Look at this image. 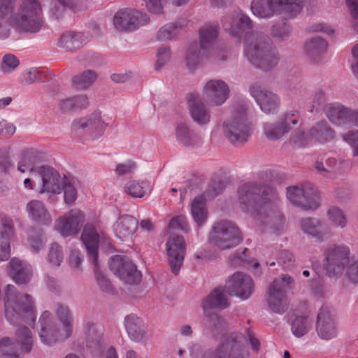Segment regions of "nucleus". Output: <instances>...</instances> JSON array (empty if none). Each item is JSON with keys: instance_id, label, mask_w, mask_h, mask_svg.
I'll use <instances>...</instances> for the list:
<instances>
[{"instance_id": "obj_23", "label": "nucleus", "mask_w": 358, "mask_h": 358, "mask_svg": "<svg viewBox=\"0 0 358 358\" xmlns=\"http://www.w3.org/2000/svg\"><path fill=\"white\" fill-rule=\"evenodd\" d=\"M83 334L85 338L86 346L94 355H101L105 346L103 333L99 330L95 322L85 318L83 322Z\"/></svg>"}, {"instance_id": "obj_15", "label": "nucleus", "mask_w": 358, "mask_h": 358, "mask_svg": "<svg viewBox=\"0 0 358 358\" xmlns=\"http://www.w3.org/2000/svg\"><path fill=\"white\" fill-rule=\"evenodd\" d=\"M287 197L291 203L303 210H313L319 206L318 192L310 185L287 187Z\"/></svg>"}, {"instance_id": "obj_20", "label": "nucleus", "mask_w": 358, "mask_h": 358, "mask_svg": "<svg viewBox=\"0 0 358 358\" xmlns=\"http://www.w3.org/2000/svg\"><path fill=\"white\" fill-rule=\"evenodd\" d=\"M224 289L230 295L248 299L254 289V284L250 275L242 272H236L226 281Z\"/></svg>"}, {"instance_id": "obj_38", "label": "nucleus", "mask_w": 358, "mask_h": 358, "mask_svg": "<svg viewBox=\"0 0 358 358\" xmlns=\"http://www.w3.org/2000/svg\"><path fill=\"white\" fill-rule=\"evenodd\" d=\"M15 343L25 354L29 353L33 348L34 338L31 331L27 327L23 326L18 328L15 332Z\"/></svg>"}, {"instance_id": "obj_39", "label": "nucleus", "mask_w": 358, "mask_h": 358, "mask_svg": "<svg viewBox=\"0 0 358 358\" xmlns=\"http://www.w3.org/2000/svg\"><path fill=\"white\" fill-rule=\"evenodd\" d=\"M23 356L24 353L13 338L6 336L0 339V357L22 358Z\"/></svg>"}, {"instance_id": "obj_57", "label": "nucleus", "mask_w": 358, "mask_h": 358, "mask_svg": "<svg viewBox=\"0 0 358 358\" xmlns=\"http://www.w3.org/2000/svg\"><path fill=\"white\" fill-rule=\"evenodd\" d=\"M31 250L36 253L43 248L45 239L43 231H34L28 238Z\"/></svg>"}, {"instance_id": "obj_30", "label": "nucleus", "mask_w": 358, "mask_h": 358, "mask_svg": "<svg viewBox=\"0 0 358 358\" xmlns=\"http://www.w3.org/2000/svg\"><path fill=\"white\" fill-rule=\"evenodd\" d=\"M14 236L13 220L8 216L1 218L0 225V261H6L10 257V242Z\"/></svg>"}, {"instance_id": "obj_33", "label": "nucleus", "mask_w": 358, "mask_h": 358, "mask_svg": "<svg viewBox=\"0 0 358 358\" xmlns=\"http://www.w3.org/2000/svg\"><path fill=\"white\" fill-rule=\"evenodd\" d=\"M9 273L17 284L25 285L32 278L33 270L27 262L13 257L9 262Z\"/></svg>"}, {"instance_id": "obj_25", "label": "nucleus", "mask_w": 358, "mask_h": 358, "mask_svg": "<svg viewBox=\"0 0 358 358\" xmlns=\"http://www.w3.org/2000/svg\"><path fill=\"white\" fill-rule=\"evenodd\" d=\"M298 120L291 113H285L278 117L275 122H267L264 125V133L271 141L278 140L287 134Z\"/></svg>"}, {"instance_id": "obj_41", "label": "nucleus", "mask_w": 358, "mask_h": 358, "mask_svg": "<svg viewBox=\"0 0 358 358\" xmlns=\"http://www.w3.org/2000/svg\"><path fill=\"white\" fill-rule=\"evenodd\" d=\"M200 48L195 43L189 45L185 52L184 62L186 67L190 71L195 70L201 61Z\"/></svg>"}, {"instance_id": "obj_56", "label": "nucleus", "mask_w": 358, "mask_h": 358, "mask_svg": "<svg viewBox=\"0 0 358 358\" xmlns=\"http://www.w3.org/2000/svg\"><path fill=\"white\" fill-rule=\"evenodd\" d=\"M36 155L33 150L24 151L22 155L20 161L18 162L17 170L22 173L25 172V169H22V166H26L31 171L34 169V164L36 162Z\"/></svg>"}, {"instance_id": "obj_13", "label": "nucleus", "mask_w": 358, "mask_h": 358, "mask_svg": "<svg viewBox=\"0 0 358 358\" xmlns=\"http://www.w3.org/2000/svg\"><path fill=\"white\" fill-rule=\"evenodd\" d=\"M108 125L101 112L96 110L88 115L74 120L71 123V129L96 139L103 135Z\"/></svg>"}, {"instance_id": "obj_32", "label": "nucleus", "mask_w": 358, "mask_h": 358, "mask_svg": "<svg viewBox=\"0 0 358 358\" xmlns=\"http://www.w3.org/2000/svg\"><path fill=\"white\" fill-rule=\"evenodd\" d=\"M138 227V221L131 215H122L113 224L115 236L122 241L131 239Z\"/></svg>"}, {"instance_id": "obj_8", "label": "nucleus", "mask_w": 358, "mask_h": 358, "mask_svg": "<svg viewBox=\"0 0 358 358\" xmlns=\"http://www.w3.org/2000/svg\"><path fill=\"white\" fill-rule=\"evenodd\" d=\"M303 0H252L250 9L254 15L270 18L282 12L296 15L302 10Z\"/></svg>"}, {"instance_id": "obj_16", "label": "nucleus", "mask_w": 358, "mask_h": 358, "mask_svg": "<svg viewBox=\"0 0 358 358\" xmlns=\"http://www.w3.org/2000/svg\"><path fill=\"white\" fill-rule=\"evenodd\" d=\"M110 268L127 284H138L141 280V272L137 270L136 266L127 257L122 255L113 257L110 261Z\"/></svg>"}, {"instance_id": "obj_11", "label": "nucleus", "mask_w": 358, "mask_h": 358, "mask_svg": "<svg viewBox=\"0 0 358 358\" xmlns=\"http://www.w3.org/2000/svg\"><path fill=\"white\" fill-rule=\"evenodd\" d=\"M323 264L329 276H341L350 264V249L345 244H332L324 251Z\"/></svg>"}, {"instance_id": "obj_7", "label": "nucleus", "mask_w": 358, "mask_h": 358, "mask_svg": "<svg viewBox=\"0 0 358 358\" xmlns=\"http://www.w3.org/2000/svg\"><path fill=\"white\" fill-rule=\"evenodd\" d=\"M81 240L87 250L89 259L94 265L96 282L100 289L109 294H114L115 289L107 276L98 268V248L99 235L92 224H87L83 229Z\"/></svg>"}, {"instance_id": "obj_53", "label": "nucleus", "mask_w": 358, "mask_h": 358, "mask_svg": "<svg viewBox=\"0 0 358 358\" xmlns=\"http://www.w3.org/2000/svg\"><path fill=\"white\" fill-rule=\"evenodd\" d=\"M171 50L169 46H164L159 48L156 52V62L155 69L159 71L171 59Z\"/></svg>"}, {"instance_id": "obj_43", "label": "nucleus", "mask_w": 358, "mask_h": 358, "mask_svg": "<svg viewBox=\"0 0 358 358\" xmlns=\"http://www.w3.org/2000/svg\"><path fill=\"white\" fill-rule=\"evenodd\" d=\"M59 47L68 51L78 49L83 46L80 33H65L59 39Z\"/></svg>"}, {"instance_id": "obj_18", "label": "nucleus", "mask_w": 358, "mask_h": 358, "mask_svg": "<svg viewBox=\"0 0 358 358\" xmlns=\"http://www.w3.org/2000/svg\"><path fill=\"white\" fill-rule=\"evenodd\" d=\"M316 332L323 340H331L338 335V322L333 310L327 306H322L317 313Z\"/></svg>"}, {"instance_id": "obj_34", "label": "nucleus", "mask_w": 358, "mask_h": 358, "mask_svg": "<svg viewBox=\"0 0 358 358\" xmlns=\"http://www.w3.org/2000/svg\"><path fill=\"white\" fill-rule=\"evenodd\" d=\"M218 36V26L206 24L199 30L200 48L206 57H210L215 52V43Z\"/></svg>"}, {"instance_id": "obj_1", "label": "nucleus", "mask_w": 358, "mask_h": 358, "mask_svg": "<svg viewBox=\"0 0 358 358\" xmlns=\"http://www.w3.org/2000/svg\"><path fill=\"white\" fill-rule=\"evenodd\" d=\"M10 26L21 32H38L43 26L42 7L38 0H20L16 12H0V39L8 38Z\"/></svg>"}, {"instance_id": "obj_9", "label": "nucleus", "mask_w": 358, "mask_h": 358, "mask_svg": "<svg viewBox=\"0 0 358 358\" xmlns=\"http://www.w3.org/2000/svg\"><path fill=\"white\" fill-rule=\"evenodd\" d=\"M294 279L289 275H282L273 280L267 290L266 301L269 309L277 314L284 313L288 308L287 292L292 289Z\"/></svg>"}, {"instance_id": "obj_52", "label": "nucleus", "mask_w": 358, "mask_h": 358, "mask_svg": "<svg viewBox=\"0 0 358 358\" xmlns=\"http://www.w3.org/2000/svg\"><path fill=\"white\" fill-rule=\"evenodd\" d=\"M64 191V201L67 204H72L77 198V191L71 180L64 176L62 184V191Z\"/></svg>"}, {"instance_id": "obj_42", "label": "nucleus", "mask_w": 358, "mask_h": 358, "mask_svg": "<svg viewBox=\"0 0 358 358\" xmlns=\"http://www.w3.org/2000/svg\"><path fill=\"white\" fill-rule=\"evenodd\" d=\"M327 48L326 41L320 36H315L306 43L305 51L310 58L315 59L324 52Z\"/></svg>"}, {"instance_id": "obj_60", "label": "nucleus", "mask_w": 358, "mask_h": 358, "mask_svg": "<svg viewBox=\"0 0 358 358\" xmlns=\"http://www.w3.org/2000/svg\"><path fill=\"white\" fill-rule=\"evenodd\" d=\"M291 139L294 144L298 147L305 146L313 140L310 132L305 134L303 131L301 129L297 130L294 134L292 136Z\"/></svg>"}, {"instance_id": "obj_61", "label": "nucleus", "mask_w": 358, "mask_h": 358, "mask_svg": "<svg viewBox=\"0 0 358 358\" xmlns=\"http://www.w3.org/2000/svg\"><path fill=\"white\" fill-rule=\"evenodd\" d=\"M325 102V93L323 90L317 89L311 96V111L316 110Z\"/></svg>"}, {"instance_id": "obj_28", "label": "nucleus", "mask_w": 358, "mask_h": 358, "mask_svg": "<svg viewBox=\"0 0 358 358\" xmlns=\"http://www.w3.org/2000/svg\"><path fill=\"white\" fill-rule=\"evenodd\" d=\"M124 327L132 341L145 344L149 341L150 335L145 322L136 315L131 314L125 317Z\"/></svg>"}, {"instance_id": "obj_45", "label": "nucleus", "mask_w": 358, "mask_h": 358, "mask_svg": "<svg viewBox=\"0 0 358 358\" xmlns=\"http://www.w3.org/2000/svg\"><path fill=\"white\" fill-rule=\"evenodd\" d=\"M176 137L177 141L184 146L193 145L197 138L195 134L190 131L185 123H179L176 128Z\"/></svg>"}, {"instance_id": "obj_36", "label": "nucleus", "mask_w": 358, "mask_h": 358, "mask_svg": "<svg viewBox=\"0 0 358 358\" xmlns=\"http://www.w3.org/2000/svg\"><path fill=\"white\" fill-rule=\"evenodd\" d=\"M26 210L29 218L38 224L49 225L52 222V217L50 213L41 201L32 200L29 201L27 204Z\"/></svg>"}, {"instance_id": "obj_12", "label": "nucleus", "mask_w": 358, "mask_h": 358, "mask_svg": "<svg viewBox=\"0 0 358 358\" xmlns=\"http://www.w3.org/2000/svg\"><path fill=\"white\" fill-rule=\"evenodd\" d=\"M241 337L236 334H230L224 338L215 349L206 350L202 358H248Z\"/></svg>"}, {"instance_id": "obj_54", "label": "nucleus", "mask_w": 358, "mask_h": 358, "mask_svg": "<svg viewBox=\"0 0 358 358\" xmlns=\"http://www.w3.org/2000/svg\"><path fill=\"white\" fill-rule=\"evenodd\" d=\"M63 258L64 255L61 246L56 243L51 244L48 254L49 263L53 266H59Z\"/></svg>"}, {"instance_id": "obj_19", "label": "nucleus", "mask_w": 358, "mask_h": 358, "mask_svg": "<svg viewBox=\"0 0 358 358\" xmlns=\"http://www.w3.org/2000/svg\"><path fill=\"white\" fill-rule=\"evenodd\" d=\"M250 93L264 113H277L280 105V100L277 94L257 83L251 85Z\"/></svg>"}, {"instance_id": "obj_51", "label": "nucleus", "mask_w": 358, "mask_h": 358, "mask_svg": "<svg viewBox=\"0 0 358 358\" xmlns=\"http://www.w3.org/2000/svg\"><path fill=\"white\" fill-rule=\"evenodd\" d=\"M18 58L13 54H6L2 57L0 64V71L4 74L13 72L19 66Z\"/></svg>"}, {"instance_id": "obj_6", "label": "nucleus", "mask_w": 358, "mask_h": 358, "mask_svg": "<svg viewBox=\"0 0 358 358\" xmlns=\"http://www.w3.org/2000/svg\"><path fill=\"white\" fill-rule=\"evenodd\" d=\"M250 110L248 101L241 100L236 102L231 116L222 124L224 136L233 144L244 143L250 136V124L248 116Z\"/></svg>"}, {"instance_id": "obj_21", "label": "nucleus", "mask_w": 358, "mask_h": 358, "mask_svg": "<svg viewBox=\"0 0 358 358\" xmlns=\"http://www.w3.org/2000/svg\"><path fill=\"white\" fill-rule=\"evenodd\" d=\"M325 114L329 121L336 125L358 127V109H352L341 104H329Z\"/></svg>"}, {"instance_id": "obj_14", "label": "nucleus", "mask_w": 358, "mask_h": 358, "mask_svg": "<svg viewBox=\"0 0 358 358\" xmlns=\"http://www.w3.org/2000/svg\"><path fill=\"white\" fill-rule=\"evenodd\" d=\"M224 292H226L224 287L214 289L203 300L201 304L204 315L216 329L223 328L224 327V321L217 314L211 312V310L224 309L228 307V299Z\"/></svg>"}, {"instance_id": "obj_44", "label": "nucleus", "mask_w": 358, "mask_h": 358, "mask_svg": "<svg viewBox=\"0 0 358 358\" xmlns=\"http://www.w3.org/2000/svg\"><path fill=\"white\" fill-rule=\"evenodd\" d=\"M191 213L197 225L201 226L205 224L208 217V212L205 200L202 197H196L193 200Z\"/></svg>"}, {"instance_id": "obj_26", "label": "nucleus", "mask_w": 358, "mask_h": 358, "mask_svg": "<svg viewBox=\"0 0 358 358\" xmlns=\"http://www.w3.org/2000/svg\"><path fill=\"white\" fill-rule=\"evenodd\" d=\"M299 224L303 233L317 242H324L331 236L330 227L318 218L304 217L300 220Z\"/></svg>"}, {"instance_id": "obj_55", "label": "nucleus", "mask_w": 358, "mask_h": 358, "mask_svg": "<svg viewBox=\"0 0 358 358\" xmlns=\"http://www.w3.org/2000/svg\"><path fill=\"white\" fill-rule=\"evenodd\" d=\"M291 27L285 22L275 24L271 29V34L273 37L280 41L287 39L291 33Z\"/></svg>"}, {"instance_id": "obj_10", "label": "nucleus", "mask_w": 358, "mask_h": 358, "mask_svg": "<svg viewBox=\"0 0 358 358\" xmlns=\"http://www.w3.org/2000/svg\"><path fill=\"white\" fill-rule=\"evenodd\" d=\"M242 240L238 228L234 223L227 220L215 222L209 234V241L220 250L236 247Z\"/></svg>"}, {"instance_id": "obj_50", "label": "nucleus", "mask_w": 358, "mask_h": 358, "mask_svg": "<svg viewBox=\"0 0 358 358\" xmlns=\"http://www.w3.org/2000/svg\"><path fill=\"white\" fill-rule=\"evenodd\" d=\"M73 8L71 0H52L50 8V13L52 16L59 19L64 13L66 8Z\"/></svg>"}, {"instance_id": "obj_49", "label": "nucleus", "mask_w": 358, "mask_h": 358, "mask_svg": "<svg viewBox=\"0 0 358 358\" xmlns=\"http://www.w3.org/2000/svg\"><path fill=\"white\" fill-rule=\"evenodd\" d=\"M125 192L133 197H143L149 190V183L147 181H130L124 187Z\"/></svg>"}, {"instance_id": "obj_35", "label": "nucleus", "mask_w": 358, "mask_h": 358, "mask_svg": "<svg viewBox=\"0 0 358 358\" xmlns=\"http://www.w3.org/2000/svg\"><path fill=\"white\" fill-rule=\"evenodd\" d=\"M188 105L191 116L194 122L200 125L209 122L210 113L203 103L200 96L190 94L188 96Z\"/></svg>"}, {"instance_id": "obj_37", "label": "nucleus", "mask_w": 358, "mask_h": 358, "mask_svg": "<svg viewBox=\"0 0 358 358\" xmlns=\"http://www.w3.org/2000/svg\"><path fill=\"white\" fill-rule=\"evenodd\" d=\"M184 27L185 24L181 21L167 23L157 31L156 40L161 42L175 40L180 35Z\"/></svg>"}, {"instance_id": "obj_62", "label": "nucleus", "mask_w": 358, "mask_h": 358, "mask_svg": "<svg viewBox=\"0 0 358 358\" xmlns=\"http://www.w3.org/2000/svg\"><path fill=\"white\" fill-rule=\"evenodd\" d=\"M145 2L147 8L150 12L159 14L163 12L164 3L168 0H143Z\"/></svg>"}, {"instance_id": "obj_48", "label": "nucleus", "mask_w": 358, "mask_h": 358, "mask_svg": "<svg viewBox=\"0 0 358 358\" xmlns=\"http://www.w3.org/2000/svg\"><path fill=\"white\" fill-rule=\"evenodd\" d=\"M327 217L329 222L335 227L343 229L348 224V220L343 211L336 206H331L329 208Z\"/></svg>"}, {"instance_id": "obj_4", "label": "nucleus", "mask_w": 358, "mask_h": 358, "mask_svg": "<svg viewBox=\"0 0 358 358\" xmlns=\"http://www.w3.org/2000/svg\"><path fill=\"white\" fill-rule=\"evenodd\" d=\"M4 308L6 318L13 325L22 322L31 324L36 319L33 297L28 294H20L13 285L6 287Z\"/></svg>"}, {"instance_id": "obj_24", "label": "nucleus", "mask_w": 358, "mask_h": 358, "mask_svg": "<svg viewBox=\"0 0 358 358\" xmlns=\"http://www.w3.org/2000/svg\"><path fill=\"white\" fill-rule=\"evenodd\" d=\"M169 262L173 273H179L185 255V243L182 236L172 235L166 243Z\"/></svg>"}, {"instance_id": "obj_63", "label": "nucleus", "mask_w": 358, "mask_h": 358, "mask_svg": "<svg viewBox=\"0 0 358 358\" xmlns=\"http://www.w3.org/2000/svg\"><path fill=\"white\" fill-rule=\"evenodd\" d=\"M325 164L331 178H336L341 173V171L339 169L341 164L338 162L336 159L329 157L325 160Z\"/></svg>"}, {"instance_id": "obj_47", "label": "nucleus", "mask_w": 358, "mask_h": 358, "mask_svg": "<svg viewBox=\"0 0 358 358\" xmlns=\"http://www.w3.org/2000/svg\"><path fill=\"white\" fill-rule=\"evenodd\" d=\"M290 325L293 335L300 338L310 331L312 322L306 316H296L291 321Z\"/></svg>"}, {"instance_id": "obj_27", "label": "nucleus", "mask_w": 358, "mask_h": 358, "mask_svg": "<svg viewBox=\"0 0 358 358\" xmlns=\"http://www.w3.org/2000/svg\"><path fill=\"white\" fill-rule=\"evenodd\" d=\"M203 94L206 101L220 106L228 99L229 88L222 80H210L203 87Z\"/></svg>"}, {"instance_id": "obj_3", "label": "nucleus", "mask_w": 358, "mask_h": 358, "mask_svg": "<svg viewBox=\"0 0 358 358\" xmlns=\"http://www.w3.org/2000/svg\"><path fill=\"white\" fill-rule=\"evenodd\" d=\"M243 44L245 56L256 68L268 71L278 64V50L266 34L257 31L247 32Z\"/></svg>"}, {"instance_id": "obj_40", "label": "nucleus", "mask_w": 358, "mask_h": 358, "mask_svg": "<svg viewBox=\"0 0 358 358\" xmlns=\"http://www.w3.org/2000/svg\"><path fill=\"white\" fill-rule=\"evenodd\" d=\"M310 135L313 140L325 143L334 138V131L326 122L322 121L313 127L310 130Z\"/></svg>"}, {"instance_id": "obj_59", "label": "nucleus", "mask_w": 358, "mask_h": 358, "mask_svg": "<svg viewBox=\"0 0 358 358\" xmlns=\"http://www.w3.org/2000/svg\"><path fill=\"white\" fill-rule=\"evenodd\" d=\"M169 228L173 230L182 231L187 232L189 226L187 219L183 215H178L173 217L169 224Z\"/></svg>"}, {"instance_id": "obj_2", "label": "nucleus", "mask_w": 358, "mask_h": 358, "mask_svg": "<svg viewBox=\"0 0 358 358\" xmlns=\"http://www.w3.org/2000/svg\"><path fill=\"white\" fill-rule=\"evenodd\" d=\"M55 315L61 324L58 327L52 314L45 310L39 318L38 336L41 343L52 346L70 338L73 329V313L66 305L57 303L55 310Z\"/></svg>"}, {"instance_id": "obj_64", "label": "nucleus", "mask_w": 358, "mask_h": 358, "mask_svg": "<svg viewBox=\"0 0 358 358\" xmlns=\"http://www.w3.org/2000/svg\"><path fill=\"white\" fill-rule=\"evenodd\" d=\"M136 164L132 161H127L117 165L115 172L119 176L131 173L136 169Z\"/></svg>"}, {"instance_id": "obj_17", "label": "nucleus", "mask_w": 358, "mask_h": 358, "mask_svg": "<svg viewBox=\"0 0 358 358\" xmlns=\"http://www.w3.org/2000/svg\"><path fill=\"white\" fill-rule=\"evenodd\" d=\"M149 22V17L132 8L119 10L113 17V24L119 31H134Z\"/></svg>"}, {"instance_id": "obj_31", "label": "nucleus", "mask_w": 358, "mask_h": 358, "mask_svg": "<svg viewBox=\"0 0 358 358\" xmlns=\"http://www.w3.org/2000/svg\"><path fill=\"white\" fill-rule=\"evenodd\" d=\"M223 26L231 36L241 38L245 32L252 28V22L247 15L238 13L224 21Z\"/></svg>"}, {"instance_id": "obj_22", "label": "nucleus", "mask_w": 358, "mask_h": 358, "mask_svg": "<svg viewBox=\"0 0 358 358\" xmlns=\"http://www.w3.org/2000/svg\"><path fill=\"white\" fill-rule=\"evenodd\" d=\"M84 214L79 209H72L55 222V229L64 237L77 234L84 223Z\"/></svg>"}, {"instance_id": "obj_29", "label": "nucleus", "mask_w": 358, "mask_h": 358, "mask_svg": "<svg viewBox=\"0 0 358 358\" xmlns=\"http://www.w3.org/2000/svg\"><path fill=\"white\" fill-rule=\"evenodd\" d=\"M38 173L42 179V185L38 191L40 193L59 194L62 192L63 178L57 171L50 166H42L38 168Z\"/></svg>"}, {"instance_id": "obj_5", "label": "nucleus", "mask_w": 358, "mask_h": 358, "mask_svg": "<svg viewBox=\"0 0 358 358\" xmlns=\"http://www.w3.org/2000/svg\"><path fill=\"white\" fill-rule=\"evenodd\" d=\"M272 190L267 186L255 182H246L237 191L238 201L243 211L250 213L259 220L271 207L269 193Z\"/></svg>"}, {"instance_id": "obj_46", "label": "nucleus", "mask_w": 358, "mask_h": 358, "mask_svg": "<svg viewBox=\"0 0 358 358\" xmlns=\"http://www.w3.org/2000/svg\"><path fill=\"white\" fill-rule=\"evenodd\" d=\"M97 78V73L92 70H86L72 78V84L77 89L85 90L92 85Z\"/></svg>"}, {"instance_id": "obj_58", "label": "nucleus", "mask_w": 358, "mask_h": 358, "mask_svg": "<svg viewBox=\"0 0 358 358\" xmlns=\"http://www.w3.org/2000/svg\"><path fill=\"white\" fill-rule=\"evenodd\" d=\"M343 139L352 148V155L358 157V130H351L343 135Z\"/></svg>"}]
</instances>
